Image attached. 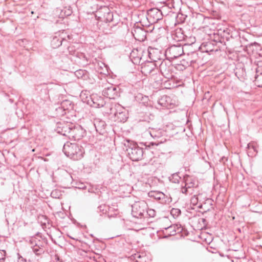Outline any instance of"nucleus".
<instances>
[{
    "label": "nucleus",
    "mask_w": 262,
    "mask_h": 262,
    "mask_svg": "<svg viewBox=\"0 0 262 262\" xmlns=\"http://www.w3.org/2000/svg\"><path fill=\"white\" fill-rule=\"evenodd\" d=\"M63 151L66 156L73 160H80L84 154L83 148L77 143L67 142L63 147Z\"/></svg>",
    "instance_id": "f257e3e1"
},
{
    "label": "nucleus",
    "mask_w": 262,
    "mask_h": 262,
    "mask_svg": "<svg viewBox=\"0 0 262 262\" xmlns=\"http://www.w3.org/2000/svg\"><path fill=\"white\" fill-rule=\"evenodd\" d=\"M30 242L31 247L35 255H40L45 252L47 242L44 239L38 237H32L30 239Z\"/></svg>",
    "instance_id": "f03ea898"
},
{
    "label": "nucleus",
    "mask_w": 262,
    "mask_h": 262,
    "mask_svg": "<svg viewBox=\"0 0 262 262\" xmlns=\"http://www.w3.org/2000/svg\"><path fill=\"white\" fill-rule=\"evenodd\" d=\"M184 54L183 47L180 45H172L168 48L165 53L166 58L169 60L178 58Z\"/></svg>",
    "instance_id": "7ed1b4c3"
},
{
    "label": "nucleus",
    "mask_w": 262,
    "mask_h": 262,
    "mask_svg": "<svg viewBox=\"0 0 262 262\" xmlns=\"http://www.w3.org/2000/svg\"><path fill=\"white\" fill-rule=\"evenodd\" d=\"M132 214L136 218L145 217V211L147 209V204L144 201L135 203L132 205Z\"/></svg>",
    "instance_id": "20e7f679"
},
{
    "label": "nucleus",
    "mask_w": 262,
    "mask_h": 262,
    "mask_svg": "<svg viewBox=\"0 0 262 262\" xmlns=\"http://www.w3.org/2000/svg\"><path fill=\"white\" fill-rule=\"evenodd\" d=\"M129 158L134 161H138L142 159L143 156V149L136 144L129 146L127 149Z\"/></svg>",
    "instance_id": "39448f33"
},
{
    "label": "nucleus",
    "mask_w": 262,
    "mask_h": 262,
    "mask_svg": "<svg viewBox=\"0 0 262 262\" xmlns=\"http://www.w3.org/2000/svg\"><path fill=\"white\" fill-rule=\"evenodd\" d=\"M173 66L170 60H163L159 66V70L162 75L166 78L169 79L173 77L172 75Z\"/></svg>",
    "instance_id": "423d86ee"
},
{
    "label": "nucleus",
    "mask_w": 262,
    "mask_h": 262,
    "mask_svg": "<svg viewBox=\"0 0 262 262\" xmlns=\"http://www.w3.org/2000/svg\"><path fill=\"white\" fill-rule=\"evenodd\" d=\"M148 196L158 201L161 204H168L171 202V198L164 193L159 191H150Z\"/></svg>",
    "instance_id": "0eeeda50"
},
{
    "label": "nucleus",
    "mask_w": 262,
    "mask_h": 262,
    "mask_svg": "<svg viewBox=\"0 0 262 262\" xmlns=\"http://www.w3.org/2000/svg\"><path fill=\"white\" fill-rule=\"evenodd\" d=\"M194 181L193 179L189 176L185 178V185L182 186L181 192L186 195L192 194L194 192Z\"/></svg>",
    "instance_id": "6e6552de"
},
{
    "label": "nucleus",
    "mask_w": 262,
    "mask_h": 262,
    "mask_svg": "<svg viewBox=\"0 0 262 262\" xmlns=\"http://www.w3.org/2000/svg\"><path fill=\"white\" fill-rule=\"evenodd\" d=\"M85 134L84 130L80 126L71 127L70 133L68 135L69 139H73L74 140H79Z\"/></svg>",
    "instance_id": "1a4fd4ad"
},
{
    "label": "nucleus",
    "mask_w": 262,
    "mask_h": 262,
    "mask_svg": "<svg viewBox=\"0 0 262 262\" xmlns=\"http://www.w3.org/2000/svg\"><path fill=\"white\" fill-rule=\"evenodd\" d=\"M74 127L73 124L65 123L64 122H58L55 130L57 133L68 137L70 133L71 127Z\"/></svg>",
    "instance_id": "9d476101"
},
{
    "label": "nucleus",
    "mask_w": 262,
    "mask_h": 262,
    "mask_svg": "<svg viewBox=\"0 0 262 262\" xmlns=\"http://www.w3.org/2000/svg\"><path fill=\"white\" fill-rule=\"evenodd\" d=\"M120 89L115 85H111L104 89L102 93L104 96L110 99H115L119 96Z\"/></svg>",
    "instance_id": "9b49d317"
},
{
    "label": "nucleus",
    "mask_w": 262,
    "mask_h": 262,
    "mask_svg": "<svg viewBox=\"0 0 262 262\" xmlns=\"http://www.w3.org/2000/svg\"><path fill=\"white\" fill-rule=\"evenodd\" d=\"M132 33L135 39L139 41H144L146 37V32L140 27H134Z\"/></svg>",
    "instance_id": "f8f14e48"
},
{
    "label": "nucleus",
    "mask_w": 262,
    "mask_h": 262,
    "mask_svg": "<svg viewBox=\"0 0 262 262\" xmlns=\"http://www.w3.org/2000/svg\"><path fill=\"white\" fill-rule=\"evenodd\" d=\"M97 13H102V15L99 16V17L101 18L102 20L106 23L111 22L113 19V13L107 7L102 8L98 12H97Z\"/></svg>",
    "instance_id": "ddd939ff"
},
{
    "label": "nucleus",
    "mask_w": 262,
    "mask_h": 262,
    "mask_svg": "<svg viewBox=\"0 0 262 262\" xmlns=\"http://www.w3.org/2000/svg\"><path fill=\"white\" fill-rule=\"evenodd\" d=\"M142 72L145 75L147 74H155L158 72V69L156 68V66L155 63L152 62H148L145 65L142 67Z\"/></svg>",
    "instance_id": "4468645a"
},
{
    "label": "nucleus",
    "mask_w": 262,
    "mask_h": 262,
    "mask_svg": "<svg viewBox=\"0 0 262 262\" xmlns=\"http://www.w3.org/2000/svg\"><path fill=\"white\" fill-rule=\"evenodd\" d=\"M162 18V12L161 11L157 8H152L148 10V18L152 19L153 22L157 21L161 19Z\"/></svg>",
    "instance_id": "2eb2a0df"
},
{
    "label": "nucleus",
    "mask_w": 262,
    "mask_h": 262,
    "mask_svg": "<svg viewBox=\"0 0 262 262\" xmlns=\"http://www.w3.org/2000/svg\"><path fill=\"white\" fill-rule=\"evenodd\" d=\"M94 125L96 131L100 134L103 135L104 133L105 123L104 121L96 120Z\"/></svg>",
    "instance_id": "dca6fc26"
},
{
    "label": "nucleus",
    "mask_w": 262,
    "mask_h": 262,
    "mask_svg": "<svg viewBox=\"0 0 262 262\" xmlns=\"http://www.w3.org/2000/svg\"><path fill=\"white\" fill-rule=\"evenodd\" d=\"M114 115L116 121L120 122H125L128 118L125 110H124V111L121 112V113H114Z\"/></svg>",
    "instance_id": "f3484780"
},
{
    "label": "nucleus",
    "mask_w": 262,
    "mask_h": 262,
    "mask_svg": "<svg viewBox=\"0 0 262 262\" xmlns=\"http://www.w3.org/2000/svg\"><path fill=\"white\" fill-rule=\"evenodd\" d=\"M60 105L66 111L71 110L73 108L74 104L69 100L65 99L59 102Z\"/></svg>",
    "instance_id": "a211bd4d"
},
{
    "label": "nucleus",
    "mask_w": 262,
    "mask_h": 262,
    "mask_svg": "<svg viewBox=\"0 0 262 262\" xmlns=\"http://www.w3.org/2000/svg\"><path fill=\"white\" fill-rule=\"evenodd\" d=\"M105 208H107V207L105 206V205H100L99 207V208L100 211H104ZM105 210L106 212L107 211L106 209H105ZM113 210H114V208L113 207H108L107 212H108V216L109 217H114L118 214V211L117 209L115 210L114 213H112V212Z\"/></svg>",
    "instance_id": "6ab92c4d"
},
{
    "label": "nucleus",
    "mask_w": 262,
    "mask_h": 262,
    "mask_svg": "<svg viewBox=\"0 0 262 262\" xmlns=\"http://www.w3.org/2000/svg\"><path fill=\"white\" fill-rule=\"evenodd\" d=\"M55 110L56 112V115L58 116H62L66 114V111L63 110L62 106L59 103V102L55 105Z\"/></svg>",
    "instance_id": "aec40b11"
},
{
    "label": "nucleus",
    "mask_w": 262,
    "mask_h": 262,
    "mask_svg": "<svg viewBox=\"0 0 262 262\" xmlns=\"http://www.w3.org/2000/svg\"><path fill=\"white\" fill-rule=\"evenodd\" d=\"M169 99L170 98L168 96L166 95H164L161 98V99L159 100L158 103L161 106L167 107L168 104L167 102Z\"/></svg>",
    "instance_id": "412c9836"
},
{
    "label": "nucleus",
    "mask_w": 262,
    "mask_h": 262,
    "mask_svg": "<svg viewBox=\"0 0 262 262\" xmlns=\"http://www.w3.org/2000/svg\"><path fill=\"white\" fill-rule=\"evenodd\" d=\"M125 109L122 107L121 105L119 104H115V106L114 108H111L112 113H121V112L124 111Z\"/></svg>",
    "instance_id": "4be33fe9"
},
{
    "label": "nucleus",
    "mask_w": 262,
    "mask_h": 262,
    "mask_svg": "<svg viewBox=\"0 0 262 262\" xmlns=\"http://www.w3.org/2000/svg\"><path fill=\"white\" fill-rule=\"evenodd\" d=\"M63 40V39L59 40L57 37H54L52 40V45L54 48L59 47L62 45V41Z\"/></svg>",
    "instance_id": "5701e85b"
},
{
    "label": "nucleus",
    "mask_w": 262,
    "mask_h": 262,
    "mask_svg": "<svg viewBox=\"0 0 262 262\" xmlns=\"http://www.w3.org/2000/svg\"><path fill=\"white\" fill-rule=\"evenodd\" d=\"M255 84L258 87H262V73L255 77Z\"/></svg>",
    "instance_id": "b1692460"
},
{
    "label": "nucleus",
    "mask_w": 262,
    "mask_h": 262,
    "mask_svg": "<svg viewBox=\"0 0 262 262\" xmlns=\"http://www.w3.org/2000/svg\"><path fill=\"white\" fill-rule=\"evenodd\" d=\"M156 215V211L152 209H147L145 211V217L149 216L154 217Z\"/></svg>",
    "instance_id": "393cba45"
},
{
    "label": "nucleus",
    "mask_w": 262,
    "mask_h": 262,
    "mask_svg": "<svg viewBox=\"0 0 262 262\" xmlns=\"http://www.w3.org/2000/svg\"><path fill=\"white\" fill-rule=\"evenodd\" d=\"M98 100L100 102H97L94 101L93 100V104H94L93 106L95 107H98V108H100V107L103 106L104 102L103 99L102 98H100V99Z\"/></svg>",
    "instance_id": "a878e982"
},
{
    "label": "nucleus",
    "mask_w": 262,
    "mask_h": 262,
    "mask_svg": "<svg viewBox=\"0 0 262 262\" xmlns=\"http://www.w3.org/2000/svg\"><path fill=\"white\" fill-rule=\"evenodd\" d=\"M75 75L78 78H83L85 76V72L82 70H79L75 72Z\"/></svg>",
    "instance_id": "bb28decb"
},
{
    "label": "nucleus",
    "mask_w": 262,
    "mask_h": 262,
    "mask_svg": "<svg viewBox=\"0 0 262 262\" xmlns=\"http://www.w3.org/2000/svg\"><path fill=\"white\" fill-rule=\"evenodd\" d=\"M199 201L198 195H194L190 199V203L193 206L198 205Z\"/></svg>",
    "instance_id": "cd10ccee"
},
{
    "label": "nucleus",
    "mask_w": 262,
    "mask_h": 262,
    "mask_svg": "<svg viewBox=\"0 0 262 262\" xmlns=\"http://www.w3.org/2000/svg\"><path fill=\"white\" fill-rule=\"evenodd\" d=\"M175 226H170L166 228L165 229L168 232V234L170 235H173L176 234V231L175 230Z\"/></svg>",
    "instance_id": "c85d7f7f"
},
{
    "label": "nucleus",
    "mask_w": 262,
    "mask_h": 262,
    "mask_svg": "<svg viewBox=\"0 0 262 262\" xmlns=\"http://www.w3.org/2000/svg\"><path fill=\"white\" fill-rule=\"evenodd\" d=\"M181 210L178 208H172L170 212L171 214L174 217H178L181 214Z\"/></svg>",
    "instance_id": "c756f323"
},
{
    "label": "nucleus",
    "mask_w": 262,
    "mask_h": 262,
    "mask_svg": "<svg viewBox=\"0 0 262 262\" xmlns=\"http://www.w3.org/2000/svg\"><path fill=\"white\" fill-rule=\"evenodd\" d=\"M149 133L150 135V136L154 138H159L161 136L160 133L154 129H151V130H150L149 132Z\"/></svg>",
    "instance_id": "7c9ffc66"
},
{
    "label": "nucleus",
    "mask_w": 262,
    "mask_h": 262,
    "mask_svg": "<svg viewBox=\"0 0 262 262\" xmlns=\"http://www.w3.org/2000/svg\"><path fill=\"white\" fill-rule=\"evenodd\" d=\"M180 179V177L178 176V174L177 173H174L171 176L170 181L173 183H177L179 182Z\"/></svg>",
    "instance_id": "2f4dec72"
},
{
    "label": "nucleus",
    "mask_w": 262,
    "mask_h": 262,
    "mask_svg": "<svg viewBox=\"0 0 262 262\" xmlns=\"http://www.w3.org/2000/svg\"><path fill=\"white\" fill-rule=\"evenodd\" d=\"M247 148L249 150L252 149L254 152H257L256 147L254 145V143H249L247 145Z\"/></svg>",
    "instance_id": "473e14b6"
},
{
    "label": "nucleus",
    "mask_w": 262,
    "mask_h": 262,
    "mask_svg": "<svg viewBox=\"0 0 262 262\" xmlns=\"http://www.w3.org/2000/svg\"><path fill=\"white\" fill-rule=\"evenodd\" d=\"M6 251L0 250V262H3L5 259Z\"/></svg>",
    "instance_id": "72a5a7b5"
},
{
    "label": "nucleus",
    "mask_w": 262,
    "mask_h": 262,
    "mask_svg": "<svg viewBox=\"0 0 262 262\" xmlns=\"http://www.w3.org/2000/svg\"><path fill=\"white\" fill-rule=\"evenodd\" d=\"M56 191H53L52 192H51V195L53 197H54V198H57V196L56 195Z\"/></svg>",
    "instance_id": "f704fd0d"
},
{
    "label": "nucleus",
    "mask_w": 262,
    "mask_h": 262,
    "mask_svg": "<svg viewBox=\"0 0 262 262\" xmlns=\"http://www.w3.org/2000/svg\"><path fill=\"white\" fill-rule=\"evenodd\" d=\"M148 53H149V57H150V58H151V53H150V51H148Z\"/></svg>",
    "instance_id": "c9c22d12"
},
{
    "label": "nucleus",
    "mask_w": 262,
    "mask_h": 262,
    "mask_svg": "<svg viewBox=\"0 0 262 262\" xmlns=\"http://www.w3.org/2000/svg\"><path fill=\"white\" fill-rule=\"evenodd\" d=\"M206 201H208V202H211V200L210 199H207Z\"/></svg>",
    "instance_id": "e433bc0d"
},
{
    "label": "nucleus",
    "mask_w": 262,
    "mask_h": 262,
    "mask_svg": "<svg viewBox=\"0 0 262 262\" xmlns=\"http://www.w3.org/2000/svg\"><path fill=\"white\" fill-rule=\"evenodd\" d=\"M201 206H202V205H200L199 206V207H200V208H201Z\"/></svg>",
    "instance_id": "4c0bfd02"
}]
</instances>
